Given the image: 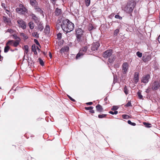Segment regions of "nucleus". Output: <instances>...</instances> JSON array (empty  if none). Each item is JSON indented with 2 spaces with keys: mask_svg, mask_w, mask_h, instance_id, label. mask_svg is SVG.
I'll return each instance as SVG.
<instances>
[{
  "mask_svg": "<svg viewBox=\"0 0 160 160\" xmlns=\"http://www.w3.org/2000/svg\"><path fill=\"white\" fill-rule=\"evenodd\" d=\"M99 46V43L95 42H93L92 45L88 44L83 47L81 48L79 52L77 55L76 59H80L85 53L88 54H91L92 53V52L97 50Z\"/></svg>",
  "mask_w": 160,
  "mask_h": 160,
  "instance_id": "f257e3e1",
  "label": "nucleus"
},
{
  "mask_svg": "<svg viewBox=\"0 0 160 160\" xmlns=\"http://www.w3.org/2000/svg\"><path fill=\"white\" fill-rule=\"evenodd\" d=\"M135 5L136 3L134 0H128L127 3L122 5V10L130 14V16H132L131 13L133 11Z\"/></svg>",
  "mask_w": 160,
  "mask_h": 160,
  "instance_id": "f03ea898",
  "label": "nucleus"
},
{
  "mask_svg": "<svg viewBox=\"0 0 160 160\" xmlns=\"http://www.w3.org/2000/svg\"><path fill=\"white\" fill-rule=\"evenodd\" d=\"M61 28L64 32L68 33L73 29L74 25L69 20L67 19L62 21Z\"/></svg>",
  "mask_w": 160,
  "mask_h": 160,
  "instance_id": "7ed1b4c3",
  "label": "nucleus"
},
{
  "mask_svg": "<svg viewBox=\"0 0 160 160\" xmlns=\"http://www.w3.org/2000/svg\"><path fill=\"white\" fill-rule=\"evenodd\" d=\"M76 35L77 40L78 42L80 43L84 37V31L81 28H78L76 29Z\"/></svg>",
  "mask_w": 160,
  "mask_h": 160,
  "instance_id": "20e7f679",
  "label": "nucleus"
},
{
  "mask_svg": "<svg viewBox=\"0 0 160 160\" xmlns=\"http://www.w3.org/2000/svg\"><path fill=\"white\" fill-rule=\"evenodd\" d=\"M20 8L16 9V12L20 14L24 15L27 11V9L22 4L19 5Z\"/></svg>",
  "mask_w": 160,
  "mask_h": 160,
  "instance_id": "39448f33",
  "label": "nucleus"
},
{
  "mask_svg": "<svg viewBox=\"0 0 160 160\" xmlns=\"http://www.w3.org/2000/svg\"><path fill=\"white\" fill-rule=\"evenodd\" d=\"M150 78V76L149 74H146L143 76L142 78L141 82H142L146 84L148 82Z\"/></svg>",
  "mask_w": 160,
  "mask_h": 160,
  "instance_id": "423d86ee",
  "label": "nucleus"
},
{
  "mask_svg": "<svg viewBox=\"0 0 160 160\" xmlns=\"http://www.w3.org/2000/svg\"><path fill=\"white\" fill-rule=\"evenodd\" d=\"M112 55V50L111 49H109L107 50L103 53V56L104 58H108Z\"/></svg>",
  "mask_w": 160,
  "mask_h": 160,
  "instance_id": "0eeeda50",
  "label": "nucleus"
},
{
  "mask_svg": "<svg viewBox=\"0 0 160 160\" xmlns=\"http://www.w3.org/2000/svg\"><path fill=\"white\" fill-rule=\"evenodd\" d=\"M128 65L127 62H124L122 65V72L125 74L128 69Z\"/></svg>",
  "mask_w": 160,
  "mask_h": 160,
  "instance_id": "6e6552de",
  "label": "nucleus"
},
{
  "mask_svg": "<svg viewBox=\"0 0 160 160\" xmlns=\"http://www.w3.org/2000/svg\"><path fill=\"white\" fill-rule=\"evenodd\" d=\"M17 22L18 24L19 27H21L23 29L26 28V26L25 23L22 19H19L17 21Z\"/></svg>",
  "mask_w": 160,
  "mask_h": 160,
  "instance_id": "1a4fd4ad",
  "label": "nucleus"
},
{
  "mask_svg": "<svg viewBox=\"0 0 160 160\" xmlns=\"http://www.w3.org/2000/svg\"><path fill=\"white\" fill-rule=\"evenodd\" d=\"M30 16L32 18V19L33 20L34 22L38 24L39 22V18L34 13H31L30 14Z\"/></svg>",
  "mask_w": 160,
  "mask_h": 160,
  "instance_id": "9d476101",
  "label": "nucleus"
},
{
  "mask_svg": "<svg viewBox=\"0 0 160 160\" xmlns=\"http://www.w3.org/2000/svg\"><path fill=\"white\" fill-rule=\"evenodd\" d=\"M159 87H160L158 86V83H157L156 81L152 82L151 85V89L152 90H157L159 88Z\"/></svg>",
  "mask_w": 160,
  "mask_h": 160,
  "instance_id": "9b49d317",
  "label": "nucleus"
},
{
  "mask_svg": "<svg viewBox=\"0 0 160 160\" xmlns=\"http://www.w3.org/2000/svg\"><path fill=\"white\" fill-rule=\"evenodd\" d=\"M62 10L61 9L57 8L54 12L55 16L57 17L60 16L62 14Z\"/></svg>",
  "mask_w": 160,
  "mask_h": 160,
  "instance_id": "f8f14e48",
  "label": "nucleus"
},
{
  "mask_svg": "<svg viewBox=\"0 0 160 160\" xmlns=\"http://www.w3.org/2000/svg\"><path fill=\"white\" fill-rule=\"evenodd\" d=\"M3 19L5 23H7V24L9 26L11 25V21L10 18L5 16H3Z\"/></svg>",
  "mask_w": 160,
  "mask_h": 160,
  "instance_id": "ddd939ff",
  "label": "nucleus"
},
{
  "mask_svg": "<svg viewBox=\"0 0 160 160\" xmlns=\"http://www.w3.org/2000/svg\"><path fill=\"white\" fill-rule=\"evenodd\" d=\"M151 59V56L150 55H144L142 58L143 61L145 62H147L150 61Z\"/></svg>",
  "mask_w": 160,
  "mask_h": 160,
  "instance_id": "4468645a",
  "label": "nucleus"
},
{
  "mask_svg": "<svg viewBox=\"0 0 160 160\" xmlns=\"http://www.w3.org/2000/svg\"><path fill=\"white\" fill-rule=\"evenodd\" d=\"M133 80L135 84H136L139 81V73L138 72H135Z\"/></svg>",
  "mask_w": 160,
  "mask_h": 160,
  "instance_id": "2eb2a0df",
  "label": "nucleus"
},
{
  "mask_svg": "<svg viewBox=\"0 0 160 160\" xmlns=\"http://www.w3.org/2000/svg\"><path fill=\"white\" fill-rule=\"evenodd\" d=\"M34 8L36 12H37L38 13H39L41 14L44 15L43 14V11L40 8L38 5L34 7Z\"/></svg>",
  "mask_w": 160,
  "mask_h": 160,
  "instance_id": "dca6fc26",
  "label": "nucleus"
},
{
  "mask_svg": "<svg viewBox=\"0 0 160 160\" xmlns=\"http://www.w3.org/2000/svg\"><path fill=\"white\" fill-rule=\"evenodd\" d=\"M30 3L34 8L38 5V3L36 0H30Z\"/></svg>",
  "mask_w": 160,
  "mask_h": 160,
  "instance_id": "f3484780",
  "label": "nucleus"
},
{
  "mask_svg": "<svg viewBox=\"0 0 160 160\" xmlns=\"http://www.w3.org/2000/svg\"><path fill=\"white\" fill-rule=\"evenodd\" d=\"M115 59V56L114 54H113L109 58L108 62L110 63H112L114 61Z\"/></svg>",
  "mask_w": 160,
  "mask_h": 160,
  "instance_id": "a211bd4d",
  "label": "nucleus"
},
{
  "mask_svg": "<svg viewBox=\"0 0 160 160\" xmlns=\"http://www.w3.org/2000/svg\"><path fill=\"white\" fill-rule=\"evenodd\" d=\"M96 108L97 111L99 112H102L103 108L101 105L98 104L96 106Z\"/></svg>",
  "mask_w": 160,
  "mask_h": 160,
  "instance_id": "6ab92c4d",
  "label": "nucleus"
},
{
  "mask_svg": "<svg viewBox=\"0 0 160 160\" xmlns=\"http://www.w3.org/2000/svg\"><path fill=\"white\" fill-rule=\"evenodd\" d=\"M38 29L41 32L42 31L44 27L41 23L40 22L38 25Z\"/></svg>",
  "mask_w": 160,
  "mask_h": 160,
  "instance_id": "aec40b11",
  "label": "nucleus"
},
{
  "mask_svg": "<svg viewBox=\"0 0 160 160\" xmlns=\"http://www.w3.org/2000/svg\"><path fill=\"white\" fill-rule=\"evenodd\" d=\"M28 26L31 29H33L34 27V24L32 22H30L28 23Z\"/></svg>",
  "mask_w": 160,
  "mask_h": 160,
  "instance_id": "412c9836",
  "label": "nucleus"
},
{
  "mask_svg": "<svg viewBox=\"0 0 160 160\" xmlns=\"http://www.w3.org/2000/svg\"><path fill=\"white\" fill-rule=\"evenodd\" d=\"M38 48V47L36 46L35 44L32 45V52L36 51H37V48Z\"/></svg>",
  "mask_w": 160,
  "mask_h": 160,
  "instance_id": "4be33fe9",
  "label": "nucleus"
},
{
  "mask_svg": "<svg viewBox=\"0 0 160 160\" xmlns=\"http://www.w3.org/2000/svg\"><path fill=\"white\" fill-rule=\"evenodd\" d=\"M24 48L25 49L24 54H28V45L24 46Z\"/></svg>",
  "mask_w": 160,
  "mask_h": 160,
  "instance_id": "5701e85b",
  "label": "nucleus"
},
{
  "mask_svg": "<svg viewBox=\"0 0 160 160\" xmlns=\"http://www.w3.org/2000/svg\"><path fill=\"white\" fill-rule=\"evenodd\" d=\"M10 49V47L8 45L6 44V46L4 48V52L5 53L7 52Z\"/></svg>",
  "mask_w": 160,
  "mask_h": 160,
  "instance_id": "b1692460",
  "label": "nucleus"
},
{
  "mask_svg": "<svg viewBox=\"0 0 160 160\" xmlns=\"http://www.w3.org/2000/svg\"><path fill=\"white\" fill-rule=\"evenodd\" d=\"M68 49H69V48L68 47H66L64 48H62L61 49L60 52L61 53H62L64 52L65 51H66Z\"/></svg>",
  "mask_w": 160,
  "mask_h": 160,
  "instance_id": "393cba45",
  "label": "nucleus"
},
{
  "mask_svg": "<svg viewBox=\"0 0 160 160\" xmlns=\"http://www.w3.org/2000/svg\"><path fill=\"white\" fill-rule=\"evenodd\" d=\"M119 29H117L114 31L113 33V36L114 37H115L117 36L118 33H119Z\"/></svg>",
  "mask_w": 160,
  "mask_h": 160,
  "instance_id": "a878e982",
  "label": "nucleus"
},
{
  "mask_svg": "<svg viewBox=\"0 0 160 160\" xmlns=\"http://www.w3.org/2000/svg\"><path fill=\"white\" fill-rule=\"evenodd\" d=\"M143 123L144 125H145L146 127L150 128L152 127V125L149 123L146 122H143Z\"/></svg>",
  "mask_w": 160,
  "mask_h": 160,
  "instance_id": "bb28decb",
  "label": "nucleus"
},
{
  "mask_svg": "<svg viewBox=\"0 0 160 160\" xmlns=\"http://www.w3.org/2000/svg\"><path fill=\"white\" fill-rule=\"evenodd\" d=\"M20 42V41H18L17 40L16 41H13V46L14 47H17L19 44Z\"/></svg>",
  "mask_w": 160,
  "mask_h": 160,
  "instance_id": "cd10ccee",
  "label": "nucleus"
},
{
  "mask_svg": "<svg viewBox=\"0 0 160 160\" xmlns=\"http://www.w3.org/2000/svg\"><path fill=\"white\" fill-rule=\"evenodd\" d=\"M62 24V23H61V22L60 21H59V23H57V24L56 25V28L58 29L59 28H60L61 27Z\"/></svg>",
  "mask_w": 160,
  "mask_h": 160,
  "instance_id": "c85d7f7f",
  "label": "nucleus"
},
{
  "mask_svg": "<svg viewBox=\"0 0 160 160\" xmlns=\"http://www.w3.org/2000/svg\"><path fill=\"white\" fill-rule=\"evenodd\" d=\"M13 37V38L16 40L17 41H20V38L17 36V35L16 34H14L12 35Z\"/></svg>",
  "mask_w": 160,
  "mask_h": 160,
  "instance_id": "c756f323",
  "label": "nucleus"
},
{
  "mask_svg": "<svg viewBox=\"0 0 160 160\" xmlns=\"http://www.w3.org/2000/svg\"><path fill=\"white\" fill-rule=\"evenodd\" d=\"M32 35L33 37H35L36 38H39V34L37 32H34L32 33Z\"/></svg>",
  "mask_w": 160,
  "mask_h": 160,
  "instance_id": "7c9ffc66",
  "label": "nucleus"
},
{
  "mask_svg": "<svg viewBox=\"0 0 160 160\" xmlns=\"http://www.w3.org/2000/svg\"><path fill=\"white\" fill-rule=\"evenodd\" d=\"M13 40H9L8 42L6 43V44L8 45H13Z\"/></svg>",
  "mask_w": 160,
  "mask_h": 160,
  "instance_id": "2f4dec72",
  "label": "nucleus"
},
{
  "mask_svg": "<svg viewBox=\"0 0 160 160\" xmlns=\"http://www.w3.org/2000/svg\"><path fill=\"white\" fill-rule=\"evenodd\" d=\"M137 95L138 96L139 98L140 99H142L143 98V96L141 94V93L140 91H139L137 93Z\"/></svg>",
  "mask_w": 160,
  "mask_h": 160,
  "instance_id": "473e14b6",
  "label": "nucleus"
},
{
  "mask_svg": "<svg viewBox=\"0 0 160 160\" xmlns=\"http://www.w3.org/2000/svg\"><path fill=\"white\" fill-rule=\"evenodd\" d=\"M38 60L39 61L40 64L42 66H44V63L42 59L40 58H39Z\"/></svg>",
  "mask_w": 160,
  "mask_h": 160,
  "instance_id": "72a5a7b5",
  "label": "nucleus"
},
{
  "mask_svg": "<svg viewBox=\"0 0 160 160\" xmlns=\"http://www.w3.org/2000/svg\"><path fill=\"white\" fill-rule=\"evenodd\" d=\"M128 124L131 125L132 126H135L136 125V124L134 122H132L130 120L128 121Z\"/></svg>",
  "mask_w": 160,
  "mask_h": 160,
  "instance_id": "f704fd0d",
  "label": "nucleus"
},
{
  "mask_svg": "<svg viewBox=\"0 0 160 160\" xmlns=\"http://www.w3.org/2000/svg\"><path fill=\"white\" fill-rule=\"evenodd\" d=\"M136 55L139 58H141L142 56V53L139 51L136 52Z\"/></svg>",
  "mask_w": 160,
  "mask_h": 160,
  "instance_id": "c9c22d12",
  "label": "nucleus"
},
{
  "mask_svg": "<svg viewBox=\"0 0 160 160\" xmlns=\"http://www.w3.org/2000/svg\"><path fill=\"white\" fill-rule=\"evenodd\" d=\"M122 117L124 119H128L129 118V117L126 114H123L122 115Z\"/></svg>",
  "mask_w": 160,
  "mask_h": 160,
  "instance_id": "e433bc0d",
  "label": "nucleus"
},
{
  "mask_svg": "<svg viewBox=\"0 0 160 160\" xmlns=\"http://www.w3.org/2000/svg\"><path fill=\"white\" fill-rule=\"evenodd\" d=\"M124 91L126 94H128V90L126 86H125L124 88Z\"/></svg>",
  "mask_w": 160,
  "mask_h": 160,
  "instance_id": "4c0bfd02",
  "label": "nucleus"
},
{
  "mask_svg": "<svg viewBox=\"0 0 160 160\" xmlns=\"http://www.w3.org/2000/svg\"><path fill=\"white\" fill-rule=\"evenodd\" d=\"M107 116V114H100L98 115V117L99 118H101L106 117Z\"/></svg>",
  "mask_w": 160,
  "mask_h": 160,
  "instance_id": "58836bf2",
  "label": "nucleus"
},
{
  "mask_svg": "<svg viewBox=\"0 0 160 160\" xmlns=\"http://www.w3.org/2000/svg\"><path fill=\"white\" fill-rule=\"evenodd\" d=\"M85 1L86 5L87 7L88 6L90 3V0H85Z\"/></svg>",
  "mask_w": 160,
  "mask_h": 160,
  "instance_id": "ea45409f",
  "label": "nucleus"
},
{
  "mask_svg": "<svg viewBox=\"0 0 160 160\" xmlns=\"http://www.w3.org/2000/svg\"><path fill=\"white\" fill-rule=\"evenodd\" d=\"M109 113L110 114H112V115H114V114H118V112L117 111H115L114 112H113L112 111H110L109 112Z\"/></svg>",
  "mask_w": 160,
  "mask_h": 160,
  "instance_id": "a19ab883",
  "label": "nucleus"
},
{
  "mask_svg": "<svg viewBox=\"0 0 160 160\" xmlns=\"http://www.w3.org/2000/svg\"><path fill=\"white\" fill-rule=\"evenodd\" d=\"M118 109V107L116 106H113L111 108V110L113 111H115Z\"/></svg>",
  "mask_w": 160,
  "mask_h": 160,
  "instance_id": "79ce46f5",
  "label": "nucleus"
},
{
  "mask_svg": "<svg viewBox=\"0 0 160 160\" xmlns=\"http://www.w3.org/2000/svg\"><path fill=\"white\" fill-rule=\"evenodd\" d=\"M115 18L117 19H119L120 20H121L122 19V17H121L118 14L116 15L115 16Z\"/></svg>",
  "mask_w": 160,
  "mask_h": 160,
  "instance_id": "37998d69",
  "label": "nucleus"
},
{
  "mask_svg": "<svg viewBox=\"0 0 160 160\" xmlns=\"http://www.w3.org/2000/svg\"><path fill=\"white\" fill-rule=\"evenodd\" d=\"M57 38L58 39H60L62 38V34L61 33H59L57 34Z\"/></svg>",
  "mask_w": 160,
  "mask_h": 160,
  "instance_id": "c03bdc74",
  "label": "nucleus"
},
{
  "mask_svg": "<svg viewBox=\"0 0 160 160\" xmlns=\"http://www.w3.org/2000/svg\"><path fill=\"white\" fill-rule=\"evenodd\" d=\"M13 32V30L11 29H8L7 31L5 32V33H7V32H9L10 33Z\"/></svg>",
  "mask_w": 160,
  "mask_h": 160,
  "instance_id": "a18cd8bd",
  "label": "nucleus"
},
{
  "mask_svg": "<svg viewBox=\"0 0 160 160\" xmlns=\"http://www.w3.org/2000/svg\"><path fill=\"white\" fill-rule=\"evenodd\" d=\"M93 107H92V106H90V107H85V110H91V109H92L93 108Z\"/></svg>",
  "mask_w": 160,
  "mask_h": 160,
  "instance_id": "49530a36",
  "label": "nucleus"
},
{
  "mask_svg": "<svg viewBox=\"0 0 160 160\" xmlns=\"http://www.w3.org/2000/svg\"><path fill=\"white\" fill-rule=\"evenodd\" d=\"M125 106L127 107H128L129 106H132V105L131 102H128V103Z\"/></svg>",
  "mask_w": 160,
  "mask_h": 160,
  "instance_id": "de8ad7c7",
  "label": "nucleus"
},
{
  "mask_svg": "<svg viewBox=\"0 0 160 160\" xmlns=\"http://www.w3.org/2000/svg\"><path fill=\"white\" fill-rule=\"evenodd\" d=\"M34 41L37 45L40 46V44L37 39H34Z\"/></svg>",
  "mask_w": 160,
  "mask_h": 160,
  "instance_id": "09e8293b",
  "label": "nucleus"
},
{
  "mask_svg": "<svg viewBox=\"0 0 160 160\" xmlns=\"http://www.w3.org/2000/svg\"><path fill=\"white\" fill-rule=\"evenodd\" d=\"M68 98H69V99L71 101H73V102H74L76 101V100L75 99H74L72 98L69 95H68Z\"/></svg>",
  "mask_w": 160,
  "mask_h": 160,
  "instance_id": "8fccbe9b",
  "label": "nucleus"
},
{
  "mask_svg": "<svg viewBox=\"0 0 160 160\" xmlns=\"http://www.w3.org/2000/svg\"><path fill=\"white\" fill-rule=\"evenodd\" d=\"M158 86L160 87V79L155 81Z\"/></svg>",
  "mask_w": 160,
  "mask_h": 160,
  "instance_id": "3c124183",
  "label": "nucleus"
},
{
  "mask_svg": "<svg viewBox=\"0 0 160 160\" xmlns=\"http://www.w3.org/2000/svg\"><path fill=\"white\" fill-rule=\"evenodd\" d=\"M45 30H47L48 31H49L50 27L49 25H46V27L45 28Z\"/></svg>",
  "mask_w": 160,
  "mask_h": 160,
  "instance_id": "603ef678",
  "label": "nucleus"
},
{
  "mask_svg": "<svg viewBox=\"0 0 160 160\" xmlns=\"http://www.w3.org/2000/svg\"><path fill=\"white\" fill-rule=\"evenodd\" d=\"M150 88H148L146 90V92L147 93H148L150 91Z\"/></svg>",
  "mask_w": 160,
  "mask_h": 160,
  "instance_id": "864d4df0",
  "label": "nucleus"
},
{
  "mask_svg": "<svg viewBox=\"0 0 160 160\" xmlns=\"http://www.w3.org/2000/svg\"><path fill=\"white\" fill-rule=\"evenodd\" d=\"M5 6H6V5L5 3H2V6L4 9L6 8Z\"/></svg>",
  "mask_w": 160,
  "mask_h": 160,
  "instance_id": "5fc2aeb1",
  "label": "nucleus"
},
{
  "mask_svg": "<svg viewBox=\"0 0 160 160\" xmlns=\"http://www.w3.org/2000/svg\"><path fill=\"white\" fill-rule=\"evenodd\" d=\"M86 104L88 105H91L92 104V102H89L87 103Z\"/></svg>",
  "mask_w": 160,
  "mask_h": 160,
  "instance_id": "6e6d98bb",
  "label": "nucleus"
},
{
  "mask_svg": "<svg viewBox=\"0 0 160 160\" xmlns=\"http://www.w3.org/2000/svg\"><path fill=\"white\" fill-rule=\"evenodd\" d=\"M68 45L70 47H72V43L71 42H69L68 44Z\"/></svg>",
  "mask_w": 160,
  "mask_h": 160,
  "instance_id": "4d7b16f0",
  "label": "nucleus"
},
{
  "mask_svg": "<svg viewBox=\"0 0 160 160\" xmlns=\"http://www.w3.org/2000/svg\"><path fill=\"white\" fill-rule=\"evenodd\" d=\"M89 112L91 113H94V111L93 110H92V109H91V110H90L89 111Z\"/></svg>",
  "mask_w": 160,
  "mask_h": 160,
  "instance_id": "13d9d810",
  "label": "nucleus"
},
{
  "mask_svg": "<svg viewBox=\"0 0 160 160\" xmlns=\"http://www.w3.org/2000/svg\"><path fill=\"white\" fill-rule=\"evenodd\" d=\"M49 55L51 58H52V55L50 52H49Z\"/></svg>",
  "mask_w": 160,
  "mask_h": 160,
  "instance_id": "bf43d9fd",
  "label": "nucleus"
},
{
  "mask_svg": "<svg viewBox=\"0 0 160 160\" xmlns=\"http://www.w3.org/2000/svg\"><path fill=\"white\" fill-rule=\"evenodd\" d=\"M93 28V27L92 26V27H90L89 28V30H91Z\"/></svg>",
  "mask_w": 160,
  "mask_h": 160,
  "instance_id": "052dcab7",
  "label": "nucleus"
},
{
  "mask_svg": "<svg viewBox=\"0 0 160 160\" xmlns=\"http://www.w3.org/2000/svg\"><path fill=\"white\" fill-rule=\"evenodd\" d=\"M52 1V2L53 4H55V3L56 0H51Z\"/></svg>",
  "mask_w": 160,
  "mask_h": 160,
  "instance_id": "680f3d73",
  "label": "nucleus"
},
{
  "mask_svg": "<svg viewBox=\"0 0 160 160\" xmlns=\"http://www.w3.org/2000/svg\"><path fill=\"white\" fill-rule=\"evenodd\" d=\"M115 67L116 68H118L119 67V65L117 64L115 65H114Z\"/></svg>",
  "mask_w": 160,
  "mask_h": 160,
  "instance_id": "e2e57ef3",
  "label": "nucleus"
},
{
  "mask_svg": "<svg viewBox=\"0 0 160 160\" xmlns=\"http://www.w3.org/2000/svg\"><path fill=\"white\" fill-rule=\"evenodd\" d=\"M33 52L35 54L37 55V51H34V52Z\"/></svg>",
  "mask_w": 160,
  "mask_h": 160,
  "instance_id": "0e129e2a",
  "label": "nucleus"
},
{
  "mask_svg": "<svg viewBox=\"0 0 160 160\" xmlns=\"http://www.w3.org/2000/svg\"><path fill=\"white\" fill-rule=\"evenodd\" d=\"M3 57L1 56V55H0V61L1 60V59H2Z\"/></svg>",
  "mask_w": 160,
  "mask_h": 160,
  "instance_id": "69168bd1",
  "label": "nucleus"
},
{
  "mask_svg": "<svg viewBox=\"0 0 160 160\" xmlns=\"http://www.w3.org/2000/svg\"><path fill=\"white\" fill-rule=\"evenodd\" d=\"M37 49H38V51H40V49L38 48H38H37Z\"/></svg>",
  "mask_w": 160,
  "mask_h": 160,
  "instance_id": "338daca9",
  "label": "nucleus"
},
{
  "mask_svg": "<svg viewBox=\"0 0 160 160\" xmlns=\"http://www.w3.org/2000/svg\"><path fill=\"white\" fill-rule=\"evenodd\" d=\"M43 54L44 55H46V53L45 52H43Z\"/></svg>",
  "mask_w": 160,
  "mask_h": 160,
  "instance_id": "774afa93",
  "label": "nucleus"
}]
</instances>
